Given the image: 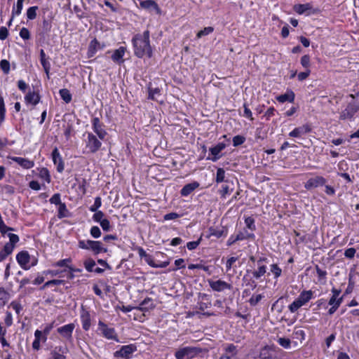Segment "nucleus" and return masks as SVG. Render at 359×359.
<instances>
[{"mask_svg": "<svg viewBox=\"0 0 359 359\" xmlns=\"http://www.w3.org/2000/svg\"><path fill=\"white\" fill-rule=\"evenodd\" d=\"M358 106L355 102H350L340 114V119H351L358 111Z\"/></svg>", "mask_w": 359, "mask_h": 359, "instance_id": "7", "label": "nucleus"}, {"mask_svg": "<svg viewBox=\"0 0 359 359\" xmlns=\"http://www.w3.org/2000/svg\"><path fill=\"white\" fill-rule=\"evenodd\" d=\"M311 8V6L309 4H297L294 6V10L298 14H304L306 11L310 10Z\"/></svg>", "mask_w": 359, "mask_h": 359, "instance_id": "29", "label": "nucleus"}, {"mask_svg": "<svg viewBox=\"0 0 359 359\" xmlns=\"http://www.w3.org/2000/svg\"><path fill=\"white\" fill-rule=\"evenodd\" d=\"M79 248L84 250H90L94 254L97 255L102 252H106L107 250L104 248L102 242L91 240H81L79 241Z\"/></svg>", "mask_w": 359, "mask_h": 359, "instance_id": "3", "label": "nucleus"}, {"mask_svg": "<svg viewBox=\"0 0 359 359\" xmlns=\"http://www.w3.org/2000/svg\"><path fill=\"white\" fill-rule=\"evenodd\" d=\"M13 251V246H11V244H6L4 248L0 251V262L4 261Z\"/></svg>", "mask_w": 359, "mask_h": 359, "instance_id": "26", "label": "nucleus"}, {"mask_svg": "<svg viewBox=\"0 0 359 359\" xmlns=\"http://www.w3.org/2000/svg\"><path fill=\"white\" fill-rule=\"evenodd\" d=\"M99 330L101 331L102 335L108 339H113L116 341H118L115 330L112 327H109L102 321L98 323Z\"/></svg>", "mask_w": 359, "mask_h": 359, "instance_id": "8", "label": "nucleus"}, {"mask_svg": "<svg viewBox=\"0 0 359 359\" xmlns=\"http://www.w3.org/2000/svg\"><path fill=\"white\" fill-rule=\"evenodd\" d=\"M255 235L253 233H250L248 231L245 230L244 231L239 232L236 236V239H239V241L245 240L248 238H254Z\"/></svg>", "mask_w": 359, "mask_h": 359, "instance_id": "35", "label": "nucleus"}, {"mask_svg": "<svg viewBox=\"0 0 359 359\" xmlns=\"http://www.w3.org/2000/svg\"><path fill=\"white\" fill-rule=\"evenodd\" d=\"M137 351V347L134 344L125 345L121 346L120 350L116 351L114 353L116 358H124L125 359H129L131 358L132 354Z\"/></svg>", "mask_w": 359, "mask_h": 359, "instance_id": "6", "label": "nucleus"}, {"mask_svg": "<svg viewBox=\"0 0 359 359\" xmlns=\"http://www.w3.org/2000/svg\"><path fill=\"white\" fill-rule=\"evenodd\" d=\"M61 98L66 102L69 103L72 100V95L69 90L67 88H62L59 91Z\"/></svg>", "mask_w": 359, "mask_h": 359, "instance_id": "31", "label": "nucleus"}, {"mask_svg": "<svg viewBox=\"0 0 359 359\" xmlns=\"http://www.w3.org/2000/svg\"><path fill=\"white\" fill-rule=\"evenodd\" d=\"M140 6L144 9L154 10L156 13H160L161 10L158 4L154 0H145L140 2Z\"/></svg>", "mask_w": 359, "mask_h": 359, "instance_id": "24", "label": "nucleus"}, {"mask_svg": "<svg viewBox=\"0 0 359 359\" xmlns=\"http://www.w3.org/2000/svg\"><path fill=\"white\" fill-rule=\"evenodd\" d=\"M259 357L261 359H270L271 355L269 351V348L267 346L264 347L260 351Z\"/></svg>", "mask_w": 359, "mask_h": 359, "instance_id": "52", "label": "nucleus"}, {"mask_svg": "<svg viewBox=\"0 0 359 359\" xmlns=\"http://www.w3.org/2000/svg\"><path fill=\"white\" fill-rule=\"evenodd\" d=\"M71 263L72 259L70 258H67L57 261V262L54 263L53 266L55 267H66L69 269V266H70Z\"/></svg>", "mask_w": 359, "mask_h": 359, "instance_id": "34", "label": "nucleus"}, {"mask_svg": "<svg viewBox=\"0 0 359 359\" xmlns=\"http://www.w3.org/2000/svg\"><path fill=\"white\" fill-rule=\"evenodd\" d=\"M99 47H100L99 42L95 39L92 40L90 41V43L88 47V57H93L95 54V53Z\"/></svg>", "mask_w": 359, "mask_h": 359, "instance_id": "27", "label": "nucleus"}, {"mask_svg": "<svg viewBox=\"0 0 359 359\" xmlns=\"http://www.w3.org/2000/svg\"><path fill=\"white\" fill-rule=\"evenodd\" d=\"M10 298V294L4 287H0V306H4Z\"/></svg>", "mask_w": 359, "mask_h": 359, "instance_id": "30", "label": "nucleus"}, {"mask_svg": "<svg viewBox=\"0 0 359 359\" xmlns=\"http://www.w3.org/2000/svg\"><path fill=\"white\" fill-rule=\"evenodd\" d=\"M101 146V141L95 135L88 133L86 140V148L88 149V151L95 153L100 149Z\"/></svg>", "mask_w": 359, "mask_h": 359, "instance_id": "5", "label": "nucleus"}, {"mask_svg": "<svg viewBox=\"0 0 359 359\" xmlns=\"http://www.w3.org/2000/svg\"><path fill=\"white\" fill-rule=\"evenodd\" d=\"M245 141V138L241 135H236L233 138V145L234 147H238Z\"/></svg>", "mask_w": 359, "mask_h": 359, "instance_id": "56", "label": "nucleus"}, {"mask_svg": "<svg viewBox=\"0 0 359 359\" xmlns=\"http://www.w3.org/2000/svg\"><path fill=\"white\" fill-rule=\"evenodd\" d=\"M75 328V325L74 323H69L58 327L57 331V332L64 338L67 339H72V332Z\"/></svg>", "mask_w": 359, "mask_h": 359, "instance_id": "13", "label": "nucleus"}, {"mask_svg": "<svg viewBox=\"0 0 359 359\" xmlns=\"http://www.w3.org/2000/svg\"><path fill=\"white\" fill-rule=\"evenodd\" d=\"M202 241V237L201 236L197 241H190V242H188L187 243V248H188V250H193L194 249H196L198 245L199 244L201 243Z\"/></svg>", "mask_w": 359, "mask_h": 359, "instance_id": "54", "label": "nucleus"}, {"mask_svg": "<svg viewBox=\"0 0 359 359\" xmlns=\"http://www.w3.org/2000/svg\"><path fill=\"white\" fill-rule=\"evenodd\" d=\"M8 236L9 238V243H7L6 244H11V246L14 247L15 244L19 241L18 236L12 233H9Z\"/></svg>", "mask_w": 359, "mask_h": 359, "instance_id": "57", "label": "nucleus"}, {"mask_svg": "<svg viewBox=\"0 0 359 359\" xmlns=\"http://www.w3.org/2000/svg\"><path fill=\"white\" fill-rule=\"evenodd\" d=\"M155 307V304L151 298H145L139 306L136 307V309L142 311H148L153 309Z\"/></svg>", "mask_w": 359, "mask_h": 359, "instance_id": "23", "label": "nucleus"}, {"mask_svg": "<svg viewBox=\"0 0 359 359\" xmlns=\"http://www.w3.org/2000/svg\"><path fill=\"white\" fill-rule=\"evenodd\" d=\"M11 159L25 169H29L34 166V162L28 158L13 156L11 157Z\"/></svg>", "mask_w": 359, "mask_h": 359, "instance_id": "17", "label": "nucleus"}, {"mask_svg": "<svg viewBox=\"0 0 359 359\" xmlns=\"http://www.w3.org/2000/svg\"><path fill=\"white\" fill-rule=\"evenodd\" d=\"M20 36L22 39L25 40H28L30 39V33L27 28L22 27L20 31Z\"/></svg>", "mask_w": 359, "mask_h": 359, "instance_id": "59", "label": "nucleus"}, {"mask_svg": "<svg viewBox=\"0 0 359 359\" xmlns=\"http://www.w3.org/2000/svg\"><path fill=\"white\" fill-rule=\"evenodd\" d=\"M6 107L4 104V97L0 96V126L5 119Z\"/></svg>", "mask_w": 359, "mask_h": 359, "instance_id": "36", "label": "nucleus"}, {"mask_svg": "<svg viewBox=\"0 0 359 359\" xmlns=\"http://www.w3.org/2000/svg\"><path fill=\"white\" fill-rule=\"evenodd\" d=\"M207 294H200V302H198L199 309L200 310H204L205 309H208L210 306V302L208 301L207 299Z\"/></svg>", "mask_w": 359, "mask_h": 359, "instance_id": "28", "label": "nucleus"}, {"mask_svg": "<svg viewBox=\"0 0 359 359\" xmlns=\"http://www.w3.org/2000/svg\"><path fill=\"white\" fill-rule=\"evenodd\" d=\"M224 353L222 355L223 358L233 359L238 354L237 346L233 344H228L224 346Z\"/></svg>", "mask_w": 359, "mask_h": 359, "instance_id": "14", "label": "nucleus"}, {"mask_svg": "<svg viewBox=\"0 0 359 359\" xmlns=\"http://www.w3.org/2000/svg\"><path fill=\"white\" fill-rule=\"evenodd\" d=\"M41 64L43 66V68L47 75V77L49 78V72L50 69V63L48 61V58H45L40 60Z\"/></svg>", "mask_w": 359, "mask_h": 359, "instance_id": "45", "label": "nucleus"}, {"mask_svg": "<svg viewBox=\"0 0 359 359\" xmlns=\"http://www.w3.org/2000/svg\"><path fill=\"white\" fill-rule=\"evenodd\" d=\"M225 177V171L223 168H218L217 170V174H216V182L220 183L224 180Z\"/></svg>", "mask_w": 359, "mask_h": 359, "instance_id": "50", "label": "nucleus"}, {"mask_svg": "<svg viewBox=\"0 0 359 359\" xmlns=\"http://www.w3.org/2000/svg\"><path fill=\"white\" fill-rule=\"evenodd\" d=\"M277 341L280 346L285 348H289L290 347L291 341L288 338L280 337L278 339Z\"/></svg>", "mask_w": 359, "mask_h": 359, "instance_id": "46", "label": "nucleus"}, {"mask_svg": "<svg viewBox=\"0 0 359 359\" xmlns=\"http://www.w3.org/2000/svg\"><path fill=\"white\" fill-rule=\"evenodd\" d=\"M264 298V295L262 294H253L250 299H249V304L255 306H256L262 299Z\"/></svg>", "mask_w": 359, "mask_h": 359, "instance_id": "37", "label": "nucleus"}, {"mask_svg": "<svg viewBox=\"0 0 359 359\" xmlns=\"http://www.w3.org/2000/svg\"><path fill=\"white\" fill-rule=\"evenodd\" d=\"M52 158L54 164L57 165L58 172H62L65 169V165L59 150L55 147L52 152Z\"/></svg>", "mask_w": 359, "mask_h": 359, "instance_id": "12", "label": "nucleus"}, {"mask_svg": "<svg viewBox=\"0 0 359 359\" xmlns=\"http://www.w3.org/2000/svg\"><path fill=\"white\" fill-rule=\"evenodd\" d=\"M271 271L274 275V278H277L280 276L282 269L276 264H273L271 266Z\"/></svg>", "mask_w": 359, "mask_h": 359, "instance_id": "53", "label": "nucleus"}, {"mask_svg": "<svg viewBox=\"0 0 359 359\" xmlns=\"http://www.w3.org/2000/svg\"><path fill=\"white\" fill-rule=\"evenodd\" d=\"M95 262L91 258L86 259L83 262V265L88 272L93 271L94 266H95Z\"/></svg>", "mask_w": 359, "mask_h": 359, "instance_id": "38", "label": "nucleus"}, {"mask_svg": "<svg viewBox=\"0 0 359 359\" xmlns=\"http://www.w3.org/2000/svg\"><path fill=\"white\" fill-rule=\"evenodd\" d=\"M50 203L52 204L55 205H60L62 203L60 200V194H55L50 198Z\"/></svg>", "mask_w": 359, "mask_h": 359, "instance_id": "61", "label": "nucleus"}, {"mask_svg": "<svg viewBox=\"0 0 359 359\" xmlns=\"http://www.w3.org/2000/svg\"><path fill=\"white\" fill-rule=\"evenodd\" d=\"M149 36V31L146 30L142 34H136L133 38L132 42L134 47V53L137 57L142 58L144 55H147L149 57L152 56Z\"/></svg>", "mask_w": 359, "mask_h": 359, "instance_id": "1", "label": "nucleus"}, {"mask_svg": "<svg viewBox=\"0 0 359 359\" xmlns=\"http://www.w3.org/2000/svg\"><path fill=\"white\" fill-rule=\"evenodd\" d=\"M41 97L38 93L29 91L25 96V100L27 104L36 105L40 102Z\"/></svg>", "mask_w": 359, "mask_h": 359, "instance_id": "20", "label": "nucleus"}, {"mask_svg": "<svg viewBox=\"0 0 359 359\" xmlns=\"http://www.w3.org/2000/svg\"><path fill=\"white\" fill-rule=\"evenodd\" d=\"M23 3L17 1V4L15 6H13L12 10V15L15 17V15H19L22 10Z\"/></svg>", "mask_w": 359, "mask_h": 359, "instance_id": "44", "label": "nucleus"}, {"mask_svg": "<svg viewBox=\"0 0 359 359\" xmlns=\"http://www.w3.org/2000/svg\"><path fill=\"white\" fill-rule=\"evenodd\" d=\"M93 131L97 134L100 140H104L107 135V132L103 128V125L100 118L95 117L92 121Z\"/></svg>", "mask_w": 359, "mask_h": 359, "instance_id": "11", "label": "nucleus"}, {"mask_svg": "<svg viewBox=\"0 0 359 359\" xmlns=\"http://www.w3.org/2000/svg\"><path fill=\"white\" fill-rule=\"evenodd\" d=\"M226 145L224 143H219L216 146L210 149V151L213 155L212 158L208 157V159L213 162L217 161L219 158V153L225 148Z\"/></svg>", "mask_w": 359, "mask_h": 359, "instance_id": "19", "label": "nucleus"}, {"mask_svg": "<svg viewBox=\"0 0 359 359\" xmlns=\"http://www.w3.org/2000/svg\"><path fill=\"white\" fill-rule=\"evenodd\" d=\"M199 183L198 182H193L191 183L187 184L183 187V188L180 191V194L182 196H187L191 193H192L196 189L199 187Z\"/></svg>", "mask_w": 359, "mask_h": 359, "instance_id": "22", "label": "nucleus"}, {"mask_svg": "<svg viewBox=\"0 0 359 359\" xmlns=\"http://www.w3.org/2000/svg\"><path fill=\"white\" fill-rule=\"evenodd\" d=\"M126 51V48L123 46H121L118 49L115 50L111 55L112 60L118 64L123 63V57L124 56Z\"/></svg>", "mask_w": 359, "mask_h": 359, "instance_id": "21", "label": "nucleus"}, {"mask_svg": "<svg viewBox=\"0 0 359 359\" xmlns=\"http://www.w3.org/2000/svg\"><path fill=\"white\" fill-rule=\"evenodd\" d=\"M67 209L65 203H62L60 205H59L58 215H57L58 217L63 218V217H67Z\"/></svg>", "mask_w": 359, "mask_h": 359, "instance_id": "51", "label": "nucleus"}, {"mask_svg": "<svg viewBox=\"0 0 359 359\" xmlns=\"http://www.w3.org/2000/svg\"><path fill=\"white\" fill-rule=\"evenodd\" d=\"M188 269H202L206 272H208V273H210V267L208 266H205L202 264H191L188 266Z\"/></svg>", "mask_w": 359, "mask_h": 359, "instance_id": "40", "label": "nucleus"}, {"mask_svg": "<svg viewBox=\"0 0 359 359\" xmlns=\"http://www.w3.org/2000/svg\"><path fill=\"white\" fill-rule=\"evenodd\" d=\"M10 62L7 60H1L0 62V68L5 74H8L10 72Z\"/></svg>", "mask_w": 359, "mask_h": 359, "instance_id": "39", "label": "nucleus"}, {"mask_svg": "<svg viewBox=\"0 0 359 359\" xmlns=\"http://www.w3.org/2000/svg\"><path fill=\"white\" fill-rule=\"evenodd\" d=\"M64 283L63 280L54 279L47 281L43 286V288H46L52 285H60Z\"/></svg>", "mask_w": 359, "mask_h": 359, "instance_id": "55", "label": "nucleus"}, {"mask_svg": "<svg viewBox=\"0 0 359 359\" xmlns=\"http://www.w3.org/2000/svg\"><path fill=\"white\" fill-rule=\"evenodd\" d=\"M100 226L104 231H109L111 229L110 222L108 219H104L100 222Z\"/></svg>", "mask_w": 359, "mask_h": 359, "instance_id": "64", "label": "nucleus"}, {"mask_svg": "<svg viewBox=\"0 0 359 359\" xmlns=\"http://www.w3.org/2000/svg\"><path fill=\"white\" fill-rule=\"evenodd\" d=\"M81 320L83 330H88L90 327V314L88 312L83 314L81 316Z\"/></svg>", "mask_w": 359, "mask_h": 359, "instance_id": "33", "label": "nucleus"}, {"mask_svg": "<svg viewBox=\"0 0 359 359\" xmlns=\"http://www.w3.org/2000/svg\"><path fill=\"white\" fill-rule=\"evenodd\" d=\"M214 29L212 27H205L203 29L199 31L197 34V39H200L204 36H207L213 32Z\"/></svg>", "mask_w": 359, "mask_h": 359, "instance_id": "43", "label": "nucleus"}, {"mask_svg": "<svg viewBox=\"0 0 359 359\" xmlns=\"http://www.w3.org/2000/svg\"><path fill=\"white\" fill-rule=\"evenodd\" d=\"M311 131V128L308 124L302 125L299 127L295 128L292 131L289 133L290 137H300Z\"/></svg>", "mask_w": 359, "mask_h": 359, "instance_id": "15", "label": "nucleus"}, {"mask_svg": "<svg viewBox=\"0 0 359 359\" xmlns=\"http://www.w3.org/2000/svg\"><path fill=\"white\" fill-rule=\"evenodd\" d=\"M313 297V292L311 290H303L299 297L289 305L290 312L294 313L302 306L307 304Z\"/></svg>", "mask_w": 359, "mask_h": 359, "instance_id": "2", "label": "nucleus"}, {"mask_svg": "<svg viewBox=\"0 0 359 359\" xmlns=\"http://www.w3.org/2000/svg\"><path fill=\"white\" fill-rule=\"evenodd\" d=\"M201 352V348L194 346H186L179 348L175 356L177 359H192Z\"/></svg>", "mask_w": 359, "mask_h": 359, "instance_id": "4", "label": "nucleus"}, {"mask_svg": "<svg viewBox=\"0 0 359 359\" xmlns=\"http://www.w3.org/2000/svg\"><path fill=\"white\" fill-rule=\"evenodd\" d=\"M342 302H343V296L340 297V298L331 297L329 300L328 304H329V305L332 306L339 307L341 304L342 303Z\"/></svg>", "mask_w": 359, "mask_h": 359, "instance_id": "48", "label": "nucleus"}, {"mask_svg": "<svg viewBox=\"0 0 359 359\" xmlns=\"http://www.w3.org/2000/svg\"><path fill=\"white\" fill-rule=\"evenodd\" d=\"M294 334L295 335L296 338L299 340L304 339L305 333L302 330H301L299 328H297V327L294 328Z\"/></svg>", "mask_w": 359, "mask_h": 359, "instance_id": "60", "label": "nucleus"}, {"mask_svg": "<svg viewBox=\"0 0 359 359\" xmlns=\"http://www.w3.org/2000/svg\"><path fill=\"white\" fill-rule=\"evenodd\" d=\"M37 6L29 7L27 11V17L29 20H34L36 17Z\"/></svg>", "mask_w": 359, "mask_h": 359, "instance_id": "41", "label": "nucleus"}, {"mask_svg": "<svg viewBox=\"0 0 359 359\" xmlns=\"http://www.w3.org/2000/svg\"><path fill=\"white\" fill-rule=\"evenodd\" d=\"M209 231H210L209 237L210 236H215L216 238H220L224 234V231L222 229H217L213 227H210L209 229Z\"/></svg>", "mask_w": 359, "mask_h": 359, "instance_id": "49", "label": "nucleus"}, {"mask_svg": "<svg viewBox=\"0 0 359 359\" xmlns=\"http://www.w3.org/2000/svg\"><path fill=\"white\" fill-rule=\"evenodd\" d=\"M39 176L41 179L45 180L47 183L50 182V175L49 171L46 168H42L39 170Z\"/></svg>", "mask_w": 359, "mask_h": 359, "instance_id": "32", "label": "nucleus"}, {"mask_svg": "<svg viewBox=\"0 0 359 359\" xmlns=\"http://www.w3.org/2000/svg\"><path fill=\"white\" fill-rule=\"evenodd\" d=\"M16 259L18 264L20 265V266L27 270L29 269V266H27V264L29 262L30 256L29 253L27 251H21L16 255Z\"/></svg>", "mask_w": 359, "mask_h": 359, "instance_id": "16", "label": "nucleus"}, {"mask_svg": "<svg viewBox=\"0 0 359 359\" xmlns=\"http://www.w3.org/2000/svg\"><path fill=\"white\" fill-rule=\"evenodd\" d=\"M102 205V200H101V198L100 197H96L95 198V202H94V204L92 205L90 208H89V210L90 212H96V211H98L97 210L101 207Z\"/></svg>", "mask_w": 359, "mask_h": 359, "instance_id": "47", "label": "nucleus"}, {"mask_svg": "<svg viewBox=\"0 0 359 359\" xmlns=\"http://www.w3.org/2000/svg\"><path fill=\"white\" fill-rule=\"evenodd\" d=\"M355 252L356 250L354 248H348L344 252V256L348 259H352L354 257Z\"/></svg>", "mask_w": 359, "mask_h": 359, "instance_id": "63", "label": "nucleus"}, {"mask_svg": "<svg viewBox=\"0 0 359 359\" xmlns=\"http://www.w3.org/2000/svg\"><path fill=\"white\" fill-rule=\"evenodd\" d=\"M294 97L295 95L293 91L287 90L285 94L277 96L276 100L280 103H284L285 102H293Z\"/></svg>", "mask_w": 359, "mask_h": 359, "instance_id": "25", "label": "nucleus"}, {"mask_svg": "<svg viewBox=\"0 0 359 359\" xmlns=\"http://www.w3.org/2000/svg\"><path fill=\"white\" fill-rule=\"evenodd\" d=\"M94 212L95 214L93 216V219L95 222L100 223L102 220L104 219V213L102 211L99 210Z\"/></svg>", "mask_w": 359, "mask_h": 359, "instance_id": "62", "label": "nucleus"}, {"mask_svg": "<svg viewBox=\"0 0 359 359\" xmlns=\"http://www.w3.org/2000/svg\"><path fill=\"white\" fill-rule=\"evenodd\" d=\"M90 235L95 238H97L100 237V236H101V231H100V228L97 226H93L90 229Z\"/></svg>", "mask_w": 359, "mask_h": 359, "instance_id": "58", "label": "nucleus"}, {"mask_svg": "<svg viewBox=\"0 0 359 359\" xmlns=\"http://www.w3.org/2000/svg\"><path fill=\"white\" fill-rule=\"evenodd\" d=\"M266 272V268L265 266H259L258 269L257 271H253L252 274L253 276L258 279L262 276H264Z\"/></svg>", "mask_w": 359, "mask_h": 359, "instance_id": "42", "label": "nucleus"}, {"mask_svg": "<svg viewBox=\"0 0 359 359\" xmlns=\"http://www.w3.org/2000/svg\"><path fill=\"white\" fill-rule=\"evenodd\" d=\"M209 285L212 288V290L216 292H222L225 290H231V285L225 282L224 280H208Z\"/></svg>", "mask_w": 359, "mask_h": 359, "instance_id": "10", "label": "nucleus"}, {"mask_svg": "<svg viewBox=\"0 0 359 359\" xmlns=\"http://www.w3.org/2000/svg\"><path fill=\"white\" fill-rule=\"evenodd\" d=\"M326 182V180L322 176H316L309 179L304 184L305 189L309 190L323 186Z\"/></svg>", "mask_w": 359, "mask_h": 359, "instance_id": "9", "label": "nucleus"}, {"mask_svg": "<svg viewBox=\"0 0 359 359\" xmlns=\"http://www.w3.org/2000/svg\"><path fill=\"white\" fill-rule=\"evenodd\" d=\"M68 351L67 348L64 346H56L51 351V358L50 359H66L65 355Z\"/></svg>", "mask_w": 359, "mask_h": 359, "instance_id": "18", "label": "nucleus"}]
</instances>
